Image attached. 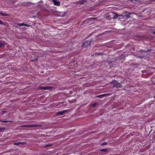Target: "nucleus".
<instances>
[{
	"mask_svg": "<svg viewBox=\"0 0 155 155\" xmlns=\"http://www.w3.org/2000/svg\"><path fill=\"white\" fill-rule=\"evenodd\" d=\"M101 53H97V55H100V54Z\"/></svg>",
	"mask_w": 155,
	"mask_h": 155,
	"instance_id": "27",
	"label": "nucleus"
},
{
	"mask_svg": "<svg viewBox=\"0 0 155 155\" xmlns=\"http://www.w3.org/2000/svg\"><path fill=\"white\" fill-rule=\"evenodd\" d=\"M112 63V61H109L108 62V64L110 66H111V64Z\"/></svg>",
	"mask_w": 155,
	"mask_h": 155,
	"instance_id": "20",
	"label": "nucleus"
},
{
	"mask_svg": "<svg viewBox=\"0 0 155 155\" xmlns=\"http://www.w3.org/2000/svg\"><path fill=\"white\" fill-rule=\"evenodd\" d=\"M92 1L93 2H94V0H92Z\"/></svg>",
	"mask_w": 155,
	"mask_h": 155,
	"instance_id": "30",
	"label": "nucleus"
},
{
	"mask_svg": "<svg viewBox=\"0 0 155 155\" xmlns=\"http://www.w3.org/2000/svg\"><path fill=\"white\" fill-rule=\"evenodd\" d=\"M93 38L90 41L87 40L83 42L82 44V47L84 48H86L88 45H90L92 41H93Z\"/></svg>",
	"mask_w": 155,
	"mask_h": 155,
	"instance_id": "2",
	"label": "nucleus"
},
{
	"mask_svg": "<svg viewBox=\"0 0 155 155\" xmlns=\"http://www.w3.org/2000/svg\"><path fill=\"white\" fill-rule=\"evenodd\" d=\"M15 25H18L19 26H21V23H15Z\"/></svg>",
	"mask_w": 155,
	"mask_h": 155,
	"instance_id": "18",
	"label": "nucleus"
},
{
	"mask_svg": "<svg viewBox=\"0 0 155 155\" xmlns=\"http://www.w3.org/2000/svg\"><path fill=\"white\" fill-rule=\"evenodd\" d=\"M110 83L113 84L114 87H115L117 88H121L122 86V84L116 80H114Z\"/></svg>",
	"mask_w": 155,
	"mask_h": 155,
	"instance_id": "1",
	"label": "nucleus"
},
{
	"mask_svg": "<svg viewBox=\"0 0 155 155\" xmlns=\"http://www.w3.org/2000/svg\"><path fill=\"white\" fill-rule=\"evenodd\" d=\"M53 2L55 5L59 6L60 5V2L59 1H57V0L53 1Z\"/></svg>",
	"mask_w": 155,
	"mask_h": 155,
	"instance_id": "7",
	"label": "nucleus"
},
{
	"mask_svg": "<svg viewBox=\"0 0 155 155\" xmlns=\"http://www.w3.org/2000/svg\"><path fill=\"white\" fill-rule=\"evenodd\" d=\"M107 149L106 148H102L100 150V151L101 152H107Z\"/></svg>",
	"mask_w": 155,
	"mask_h": 155,
	"instance_id": "11",
	"label": "nucleus"
},
{
	"mask_svg": "<svg viewBox=\"0 0 155 155\" xmlns=\"http://www.w3.org/2000/svg\"><path fill=\"white\" fill-rule=\"evenodd\" d=\"M21 26H25V24L24 23H21Z\"/></svg>",
	"mask_w": 155,
	"mask_h": 155,
	"instance_id": "23",
	"label": "nucleus"
},
{
	"mask_svg": "<svg viewBox=\"0 0 155 155\" xmlns=\"http://www.w3.org/2000/svg\"><path fill=\"white\" fill-rule=\"evenodd\" d=\"M151 33L152 34H154V33H153V30H151Z\"/></svg>",
	"mask_w": 155,
	"mask_h": 155,
	"instance_id": "24",
	"label": "nucleus"
},
{
	"mask_svg": "<svg viewBox=\"0 0 155 155\" xmlns=\"http://www.w3.org/2000/svg\"><path fill=\"white\" fill-rule=\"evenodd\" d=\"M120 16H123L122 15H119L118 14L115 13V15H114V17H113V19H117V18L120 19L118 18Z\"/></svg>",
	"mask_w": 155,
	"mask_h": 155,
	"instance_id": "8",
	"label": "nucleus"
},
{
	"mask_svg": "<svg viewBox=\"0 0 155 155\" xmlns=\"http://www.w3.org/2000/svg\"><path fill=\"white\" fill-rule=\"evenodd\" d=\"M104 94H102L100 95H99L96 96V97H98V98H101L102 97L104 96Z\"/></svg>",
	"mask_w": 155,
	"mask_h": 155,
	"instance_id": "15",
	"label": "nucleus"
},
{
	"mask_svg": "<svg viewBox=\"0 0 155 155\" xmlns=\"http://www.w3.org/2000/svg\"><path fill=\"white\" fill-rule=\"evenodd\" d=\"M131 14L130 13H129L128 14H125L124 16V18L126 19H127L130 17V15Z\"/></svg>",
	"mask_w": 155,
	"mask_h": 155,
	"instance_id": "10",
	"label": "nucleus"
},
{
	"mask_svg": "<svg viewBox=\"0 0 155 155\" xmlns=\"http://www.w3.org/2000/svg\"><path fill=\"white\" fill-rule=\"evenodd\" d=\"M5 46V44L4 43H3L0 42V48L4 47Z\"/></svg>",
	"mask_w": 155,
	"mask_h": 155,
	"instance_id": "12",
	"label": "nucleus"
},
{
	"mask_svg": "<svg viewBox=\"0 0 155 155\" xmlns=\"http://www.w3.org/2000/svg\"><path fill=\"white\" fill-rule=\"evenodd\" d=\"M8 121H3L2 122H8Z\"/></svg>",
	"mask_w": 155,
	"mask_h": 155,
	"instance_id": "29",
	"label": "nucleus"
},
{
	"mask_svg": "<svg viewBox=\"0 0 155 155\" xmlns=\"http://www.w3.org/2000/svg\"><path fill=\"white\" fill-rule=\"evenodd\" d=\"M97 103H93V104H92L91 105V106L93 107H94L96 105H97Z\"/></svg>",
	"mask_w": 155,
	"mask_h": 155,
	"instance_id": "16",
	"label": "nucleus"
},
{
	"mask_svg": "<svg viewBox=\"0 0 155 155\" xmlns=\"http://www.w3.org/2000/svg\"><path fill=\"white\" fill-rule=\"evenodd\" d=\"M53 87L52 86H47L46 87H41L40 88L43 90H48L51 89L53 88Z\"/></svg>",
	"mask_w": 155,
	"mask_h": 155,
	"instance_id": "4",
	"label": "nucleus"
},
{
	"mask_svg": "<svg viewBox=\"0 0 155 155\" xmlns=\"http://www.w3.org/2000/svg\"><path fill=\"white\" fill-rule=\"evenodd\" d=\"M154 98L155 99V96L154 97Z\"/></svg>",
	"mask_w": 155,
	"mask_h": 155,
	"instance_id": "31",
	"label": "nucleus"
},
{
	"mask_svg": "<svg viewBox=\"0 0 155 155\" xmlns=\"http://www.w3.org/2000/svg\"><path fill=\"white\" fill-rule=\"evenodd\" d=\"M66 112V110H62V111H59V112H57L56 113V114L57 116L62 115L64 114V113Z\"/></svg>",
	"mask_w": 155,
	"mask_h": 155,
	"instance_id": "5",
	"label": "nucleus"
},
{
	"mask_svg": "<svg viewBox=\"0 0 155 155\" xmlns=\"http://www.w3.org/2000/svg\"><path fill=\"white\" fill-rule=\"evenodd\" d=\"M96 18H88V19L85 20H84L83 21V23L84 24H86L87 23V21H89L90 20H93V19H95Z\"/></svg>",
	"mask_w": 155,
	"mask_h": 155,
	"instance_id": "9",
	"label": "nucleus"
},
{
	"mask_svg": "<svg viewBox=\"0 0 155 155\" xmlns=\"http://www.w3.org/2000/svg\"><path fill=\"white\" fill-rule=\"evenodd\" d=\"M108 144L107 143V142H104L102 143L101 144V145L102 146L103 145H107Z\"/></svg>",
	"mask_w": 155,
	"mask_h": 155,
	"instance_id": "17",
	"label": "nucleus"
},
{
	"mask_svg": "<svg viewBox=\"0 0 155 155\" xmlns=\"http://www.w3.org/2000/svg\"><path fill=\"white\" fill-rule=\"evenodd\" d=\"M4 129V128H0V131H2V129Z\"/></svg>",
	"mask_w": 155,
	"mask_h": 155,
	"instance_id": "25",
	"label": "nucleus"
},
{
	"mask_svg": "<svg viewBox=\"0 0 155 155\" xmlns=\"http://www.w3.org/2000/svg\"><path fill=\"white\" fill-rule=\"evenodd\" d=\"M25 26H26L28 27H30V26L31 27V25H28L27 24H25Z\"/></svg>",
	"mask_w": 155,
	"mask_h": 155,
	"instance_id": "22",
	"label": "nucleus"
},
{
	"mask_svg": "<svg viewBox=\"0 0 155 155\" xmlns=\"http://www.w3.org/2000/svg\"><path fill=\"white\" fill-rule=\"evenodd\" d=\"M88 0H79L78 2L79 3L81 4L86 5Z\"/></svg>",
	"mask_w": 155,
	"mask_h": 155,
	"instance_id": "6",
	"label": "nucleus"
},
{
	"mask_svg": "<svg viewBox=\"0 0 155 155\" xmlns=\"http://www.w3.org/2000/svg\"><path fill=\"white\" fill-rule=\"evenodd\" d=\"M0 24H1V25H3L4 24V23L3 22V21H1V20H0Z\"/></svg>",
	"mask_w": 155,
	"mask_h": 155,
	"instance_id": "21",
	"label": "nucleus"
},
{
	"mask_svg": "<svg viewBox=\"0 0 155 155\" xmlns=\"http://www.w3.org/2000/svg\"><path fill=\"white\" fill-rule=\"evenodd\" d=\"M1 15L2 16H8V14H5V13H2V12L1 13Z\"/></svg>",
	"mask_w": 155,
	"mask_h": 155,
	"instance_id": "14",
	"label": "nucleus"
},
{
	"mask_svg": "<svg viewBox=\"0 0 155 155\" xmlns=\"http://www.w3.org/2000/svg\"><path fill=\"white\" fill-rule=\"evenodd\" d=\"M153 33L155 34V28L153 30Z\"/></svg>",
	"mask_w": 155,
	"mask_h": 155,
	"instance_id": "26",
	"label": "nucleus"
},
{
	"mask_svg": "<svg viewBox=\"0 0 155 155\" xmlns=\"http://www.w3.org/2000/svg\"><path fill=\"white\" fill-rule=\"evenodd\" d=\"M52 146V145L51 144H47L46 145H45V147H47L48 146Z\"/></svg>",
	"mask_w": 155,
	"mask_h": 155,
	"instance_id": "19",
	"label": "nucleus"
},
{
	"mask_svg": "<svg viewBox=\"0 0 155 155\" xmlns=\"http://www.w3.org/2000/svg\"><path fill=\"white\" fill-rule=\"evenodd\" d=\"M41 126L39 125H23L20 127H40Z\"/></svg>",
	"mask_w": 155,
	"mask_h": 155,
	"instance_id": "3",
	"label": "nucleus"
},
{
	"mask_svg": "<svg viewBox=\"0 0 155 155\" xmlns=\"http://www.w3.org/2000/svg\"><path fill=\"white\" fill-rule=\"evenodd\" d=\"M7 112L6 111H2V112L3 113H5V112Z\"/></svg>",
	"mask_w": 155,
	"mask_h": 155,
	"instance_id": "28",
	"label": "nucleus"
},
{
	"mask_svg": "<svg viewBox=\"0 0 155 155\" xmlns=\"http://www.w3.org/2000/svg\"><path fill=\"white\" fill-rule=\"evenodd\" d=\"M24 143L21 142H19L18 143H14V144L15 145H18L20 144H23Z\"/></svg>",
	"mask_w": 155,
	"mask_h": 155,
	"instance_id": "13",
	"label": "nucleus"
}]
</instances>
